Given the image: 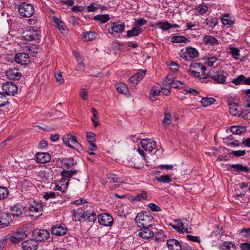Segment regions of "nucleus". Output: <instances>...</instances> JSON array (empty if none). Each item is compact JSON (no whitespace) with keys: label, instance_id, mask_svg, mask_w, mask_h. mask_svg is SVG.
I'll return each instance as SVG.
<instances>
[{"label":"nucleus","instance_id":"25","mask_svg":"<svg viewBox=\"0 0 250 250\" xmlns=\"http://www.w3.org/2000/svg\"><path fill=\"white\" fill-rule=\"evenodd\" d=\"M194 67L197 68L198 70H200L202 72V76L201 78V82H205V80L207 78L206 76H205V71L206 70V67L201 63H196L194 65Z\"/></svg>","mask_w":250,"mask_h":250},{"label":"nucleus","instance_id":"10","mask_svg":"<svg viewBox=\"0 0 250 250\" xmlns=\"http://www.w3.org/2000/svg\"><path fill=\"white\" fill-rule=\"evenodd\" d=\"M166 223L179 233L183 234L184 232L187 233L190 232L188 230V229L185 227L184 223L181 221V220H174L173 223Z\"/></svg>","mask_w":250,"mask_h":250},{"label":"nucleus","instance_id":"18","mask_svg":"<svg viewBox=\"0 0 250 250\" xmlns=\"http://www.w3.org/2000/svg\"><path fill=\"white\" fill-rule=\"evenodd\" d=\"M6 76L9 80H19L21 78V73L18 69L11 68L6 71Z\"/></svg>","mask_w":250,"mask_h":250},{"label":"nucleus","instance_id":"7","mask_svg":"<svg viewBox=\"0 0 250 250\" xmlns=\"http://www.w3.org/2000/svg\"><path fill=\"white\" fill-rule=\"evenodd\" d=\"M62 141L66 146L72 148L79 149L82 146L81 144L77 142L76 136L70 135L69 134L63 136Z\"/></svg>","mask_w":250,"mask_h":250},{"label":"nucleus","instance_id":"27","mask_svg":"<svg viewBox=\"0 0 250 250\" xmlns=\"http://www.w3.org/2000/svg\"><path fill=\"white\" fill-rule=\"evenodd\" d=\"M147 198V193L146 191H142L135 196H132L131 199L133 201L138 202L146 200Z\"/></svg>","mask_w":250,"mask_h":250},{"label":"nucleus","instance_id":"57","mask_svg":"<svg viewBox=\"0 0 250 250\" xmlns=\"http://www.w3.org/2000/svg\"><path fill=\"white\" fill-rule=\"evenodd\" d=\"M231 154L237 157L242 156L245 155L246 151L245 150H239L233 151L231 152Z\"/></svg>","mask_w":250,"mask_h":250},{"label":"nucleus","instance_id":"17","mask_svg":"<svg viewBox=\"0 0 250 250\" xmlns=\"http://www.w3.org/2000/svg\"><path fill=\"white\" fill-rule=\"evenodd\" d=\"M167 246L169 250H184L179 241L174 239H169L167 241Z\"/></svg>","mask_w":250,"mask_h":250},{"label":"nucleus","instance_id":"43","mask_svg":"<svg viewBox=\"0 0 250 250\" xmlns=\"http://www.w3.org/2000/svg\"><path fill=\"white\" fill-rule=\"evenodd\" d=\"M95 137V134L93 132H89L87 133V140L88 143L90 146H91L92 145H95V144L94 143V142L96 141Z\"/></svg>","mask_w":250,"mask_h":250},{"label":"nucleus","instance_id":"5","mask_svg":"<svg viewBox=\"0 0 250 250\" xmlns=\"http://www.w3.org/2000/svg\"><path fill=\"white\" fill-rule=\"evenodd\" d=\"M26 228L16 231L9 237L10 241L13 244H16L26 238L29 232L26 230Z\"/></svg>","mask_w":250,"mask_h":250},{"label":"nucleus","instance_id":"35","mask_svg":"<svg viewBox=\"0 0 250 250\" xmlns=\"http://www.w3.org/2000/svg\"><path fill=\"white\" fill-rule=\"evenodd\" d=\"M215 101V100L213 98L205 97L201 99V103L203 106L207 107L213 104Z\"/></svg>","mask_w":250,"mask_h":250},{"label":"nucleus","instance_id":"56","mask_svg":"<svg viewBox=\"0 0 250 250\" xmlns=\"http://www.w3.org/2000/svg\"><path fill=\"white\" fill-rule=\"evenodd\" d=\"M173 79L174 78L172 75H168L164 81L163 85L166 86H168V85L171 83V81H173Z\"/></svg>","mask_w":250,"mask_h":250},{"label":"nucleus","instance_id":"51","mask_svg":"<svg viewBox=\"0 0 250 250\" xmlns=\"http://www.w3.org/2000/svg\"><path fill=\"white\" fill-rule=\"evenodd\" d=\"M217 23V20L216 18H208L206 20V24L211 27H214Z\"/></svg>","mask_w":250,"mask_h":250},{"label":"nucleus","instance_id":"63","mask_svg":"<svg viewBox=\"0 0 250 250\" xmlns=\"http://www.w3.org/2000/svg\"><path fill=\"white\" fill-rule=\"evenodd\" d=\"M216 60L217 59L215 57H210L208 58V60L207 61V65L209 67L212 66Z\"/></svg>","mask_w":250,"mask_h":250},{"label":"nucleus","instance_id":"34","mask_svg":"<svg viewBox=\"0 0 250 250\" xmlns=\"http://www.w3.org/2000/svg\"><path fill=\"white\" fill-rule=\"evenodd\" d=\"M94 19L96 21H99L101 23H104L108 21L110 17L108 14L97 15L94 17Z\"/></svg>","mask_w":250,"mask_h":250},{"label":"nucleus","instance_id":"21","mask_svg":"<svg viewBox=\"0 0 250 250\" xmlns=\"http://www.w3.org/2000/svg\"><path fill=\"white\" fill-rule=\"evenodd\" d=\"M30 211L34 212L36 214L32 215V216H35L36 218L39 217L42 214V207L41 204H35V205H31L30 207Z\"/></svg>","mask_w":250,"mask_h":250},{"label":"nucleus","instance_id":"36","mask_svg":"<svg viewBox=\"0 0 250 250\" xmlns=\"http://www.w3.org/2000/svg\"><path fill=\"white\" fill-rule=\"evenodd\" d=\"M155 179L157 181H158L159 182H162L163 183H168L172 181V179L168 175H162V176H160L159 177H156L155 178Z\"/></svg>","mask_w":250,"mask_h":250},{"label":"nucleus","instance_id":"55","mask_svg":"<svg viewBox=\"0 0 250 250\" xmlns=\"http://www.w3.org/2000/svg\"><path fill=\"white\" fill-rule=\"evenodd\" d=\"M108 179L110 180L109 182H118V176L113 173L109 174L107 175Z\"/></svg>","mask_w":250,"mask_h":250},{"label":"nucleus","instance_id":"33","mask_svg":"<svg viewBox=\"0 0 250 250\" xmlns=\"http://www.w3.org/2000/svg\"><path fill=\"white\" fill-rule=\"evenodd\" d=\"M221 250H236V246L231 242H225L221 245Z\"/></svg>","mask_w":250,"mask_h":250},{"label":"nucleus","instance_id":"58","mask_svg":"<svg viewBox=\"0 0 250 250\" xmlns=\"http://www.w3.org/2000/svg\"><path fill=\"white\" fill-rule=\"evenodd\" d=\"M11 222L8 220H0V229L5 228L10 225Z\"/></svg>","mask_w":250,"mask_h":250},{"label":"nucleus","instance_id":"14","mask_svg":"<svg viewBox=\"0 0 250 250\" xmlns=\"http://www.w3.org/2000/svg\"><path fill=\"white\" fill-rule=\"evenodd\" d=\"M198 52L193 47L187 48L186 51L181 56L183 58L188 61H191L198 57Z\"/></svg>","mask_w":250,"mask_h":250},{"label":"nucleus","instance_id":"4","mask_svg":"<svg viewBox=\"0 0 250 250\" xmlns=\"http://www.w3.org/2000/svg\"><path fill=\"white\" fill-rule=\"evenodd\" d=\"M33 238L38 242L44 241L50 237L49 232L43 229H35L32 232Z\"/></svg>","mask_w":250,"mask_h":250},{"label":"nucleus","instance_id":"6","mask_svg":"<svg viewBox=\"0 0 250 250\" xmlns=\"http://www.w3.org/2000/svg\"><path fill=\"white\" fill-rule=\"evenodd\" d=\"M19 12L22 17H30L34 13V8L31 4L23 3L19 6Z\"/></svg>","mask_w":250,"mask_h":250},{"label":"nucleus","instance_id":"20","mask_svg":"<svg viewBox=\"0 0 250 250\" xmlns=\"http://www.w3.org/2000/svg\"><path fill=\"white\" fill-rule=\"evenodd\" d=\"M35 160L40 164H45L50 160V156L47 153L41 152L35 156Z\"/></svg>","mask_w":250,"mask_h":250},{"label":"nucleus","instance_id":"30","mask_svg":"<svg viewBox=\"0 0 250 250\" xmlns=\"http://www.w3.org/2000/svg\"><path fill=\"white\" fill-rule=\"evenodd\" d=\"M116 90L118 93L126 94L128 92V88L126 85L123 83H117L116 85Z\"/></svg>","mask_w":250,"mask_h":250},{"label":"nucleus","instance_id":"64","mask_svg":"<svg viewBox=\"0 0 250 250\" xmlns=\"http://www.w3.org/2000/svg\"><path fill=\"white\" fill-rule=\"evenodd\" d=\"M240 248L241 250H250V243H244L241 244Z\"/></svg>","mask_w":250,"mask_h":250},{"label":"nucleus","instance_id":"41","mask_svg":"<svg viewBox=\"0 0 250 250\" xmlns=\"http://www.w3.org/2000/svg\"><path fill=\"white\" fill-rule=\"evenodd\" d=\"M85 41H91L96 38L95 33L94 32H87L83 33V37Z\"/></svg>","mask_w":250,"mask_h":250},{"label":"nucleus","instance_id":"60","mask_svg":"<svg viewBox=\"0 0 250 250\" xmlns=\"http://www.w3.org/2000/svg\"><path fill=\"white\" fill-rule=\"evenodd\" d=\"M148 207L153 211H159L161 210V208L154 203H150L148 204Z\"/></svg>","mask_w":250,"mask_h":250},{"label":"nucleus","instance_id":"29","mask_svg":"<svg viewBox=\"0 0 250 250\" xmlns=\"http://www.w3.org/2000/svg\"><path fill=\"white\" fill-rule=\"evenodd\" d=\"M142 32V30L140 28H137L134 26L133 28L130 30L127 31L126 37L130 38L131 37H135L138 36Z\"/></svg>","mask_w":250,"mask_h":250},{"label":"nucleus","instance_id":"11","mask_svg":"<svg viewBox=\"0 0 250 250\" xmlns=\"http://www.w3.org/2000/svg\"><path fill=\"white\" fill-rule=\"evenodd\" d=\"M146 70H140L139 71L137 72L135 74L133 75L130 77L128 80V82L132 83L131 86L135 87L136 85L140 82L141 80L145 77L146 74Z\"/></svg>","mask_w":250,"mask_h":250},{"label":"nucleus","instance_id":"53","mask_svg":"<svg viewBox=\"0 0 250 250\" xmlns=\"http://www.w3.org/2000/svg\"><path fill=\"white\" fill-rule=\"evenodd\" d=\"M96 216V213L92 210H88L84 212L81 217L82 218L87 217L88 219L91 216L95 217Z\"/></svg>","mask_w":250,"mask_h":250},{"label":"nucleus","instance_id":"22","mask_svg":"<svg viewBox=\"0 0 250 250\" xmlns=\"http://www.w3.org/2000/svg\"><path fill=\"white\" fill-rule=\"evenodd\" d=\"M212 79L218 83L223 84L226 81V77L223 72H219L211 76Z\"/></svg>","mask_w":250,"mask_h":250},{"label":"nucleus","instance_id":"50","mask_svg":"<svg viewBox=\"0 0 250 250\" xmlns=\"http://www.w3.org/2000/svg\"><path fill=\"white\" fill-rule=\"evenodd\" d=\"M69 181L68 179H67L66 181L65 179L62 178L61 180L60 183H61V188H62V192H64L67 188V187L69 185Z\"/></svg>","mask_w":250,"mask_h":250},{"label":"nucleus","instance_id":"16","mask_svg":"<svg viewBox=\"0 0 250 250\" xmlns=\"http://www.w3.org/2000/svg\"><path fill=\"white\" fill-rule=\"evenodd\" d=\"M125 29V24L124 23L121 24L117 22H111V30L109 33L111 35H114V33H122Z\"/></svg>","mask_w":250,"mask_h":250},{"label":"nucleus","instance_id":"52","mask_svg":"<svg viewBox=\"0 0 250 250\" xmlns=\"http://www.w3.org/2000/svg\"><path fill=\"white\" fill-rule=\"evenodd\" d=\"M245 94L246 97L245 106L246 107H250V88L245 90Z\"/></svg>","mask_w":250,"mask_h":250},{"label":"nucleus","instance_id":"45","mask_svg":"<svg viewBox=\"0 0 250 250\" xmlns=\"http://www.w3.org/2000/svg\"><path fill=\"white\" fill-rule=\"evenodd\" d=\"M146 23V20L144 19L140 18L136 19L134 24L133 26L136 27L137 28H139L140 27L145 25Z\"/></svg>","mask_w":250,"mask_h":250},{"label":"nucleus","instance_id":"3","mask_svg":"<svg viewBox=\"0 0 250 250\" xmlns=\"http://www.w3.org/2000/svg\"><path fill=\"white\" fill-rule=\"evenodd\" d=\"M22 37L28 42L36 40L39 38V31L34 27H27L23 31Z\"/></svg>","mask_w":250,"mask_h":250},{"label":"nucleus","instance_id":"9","mask_svg":"<svg viewBox=\"0 0 250 250\" xmlns=\"http://www.w3.org/2000/svg\"><path fill=\"white\" fill-rule=\"evenodd\" d=\"M2 89L5 94L9 96H14L18 91L17 86L11 82H7L3 83Z\"/></svg>","mask_w":250,"mask_h":250},{"label":"nucleus","instance_id":"39","mask_svg":"<svg viewBox=\"0 0 250 250\" xmlns=\"http://www.w3.org/2000/svg\"><path fill=\"white\" fill-rule=\"evenodd\" d=\"M77 173V170H63L61 172V175L64 178H70Z\"/></svg>","mask_w":250,"mask_h":250},{"label":"nucleus","instance_id":"49","mask_svg":"<svg viewBox=\"0 0 250 250\" xmlns=\"http://www.w3.org/2000/svg\"><path fill=\"white\" fill-rule=\"evenodd\" d=\"M229 15L226 14L224 16H223L222 18H221V21L222 22V23L224 25H226L228 26H230L233 23V22L231 20L228 19Z\"/></svg>","mask_w":250,"mask_h":250},{"label":"nucleus","instance_id":"42","mask_svg":"<svg viewBox=\"0 0 250 250\" xmlns=\"http://www.w3.org/2000/svg\"><path fill=\"white\" fill-rule=\"evenodd\" d=\"M74 159L72 157L62 160V163L67 168H70L74 165Z\"/></svg>","mask_w":250,"mask_h":250},{"label":"nucleus","instance_id":"1","mask_svg":"<svg viewBox=\"0 0 250 250\" xmlns=\"http://www.w3.org/2000/svg\"><path fill=\"white\" fill-rule=\"evenodd\" d=\"M145 220H135L137 227L140 229L138 235L144 239H149L154 236V233L150 228L152 227V224L146 225L140 221H143Z\"/></svg>","mask_w":250,"mask_h":250},{"label":"nucleus","instance_id":"44","mask_svg":"<svg viewBox=\"0 0 250 250\" xmlns=\"http://www.w3.org/2000/svg\"><path fill=\"white\" fill-rule=\"evenodd\" d=\"M195 10L198 14L203 15L208 11V7L205 5L200 4L196 8Z\"/></svg>","mask_w":250,"mask_h":250},{"label":"nucleus","instance_id":"24","mask_svg":"<svg viewBox=\"0 0 250 250\" xmlns=\"http://www.w3.org/2000/svg\"><path fill=\"white\" fill-rule=\"evenodd\" d=\"M152 26L154 27H158L163 30H167L171 28V24L167 21H160Z\"/></svg>","mask_w":250,"mask_h":250},{"label":"nucleus","instance_id":"62","mask_svg":"<svg viewBox=\"0 0 250 250\" xmlns=\"http://www.w3.org/2000/svg\"><path fill=\"white\" fill-rule=\"evenodd\" d=\"M97 147L96 145H92L91 146H90L88 147L87 152L90 155H94L95 153L93 152V151H95L97 149Z\"/></svg>","mask_w":250,"mask_h":250},{"label":"nucleus","instance_id":"12","mask_svg":"<svg viewBox=\"0 0 250 250\" xmlns=\"http://www.w3.org/2000/svg\"><path fill=\"white\" fill-rule=\"evenodd\" d=\"M39 243L34 238L29 239L21 243V248L23 250H37Z\"/></svg>","mask_w":250,"mask_h":250},{"label":"nucleus","instance_id":"48","mask_svg":"<svg viewBox=\"0 0 250 250\" xmlns=\"http://www.w3.org/2000/svg\"><path fill=\"white\" fill-rule=\"evenodd\" d=\"M230 50L232 57L235 60H238L239 56H240L239 53L240 50L238 48L234 47H231L230 48Z\"/></svg>","mask_w":250,"mask_h":250},{"label":"nucleus","instance_id":"46","mask_svg":"<svg viewBox=\"0 0 250 250\" xmlns=\"http://www.w3.org/2000/svg\"><path fill=\"white\" fill-rule=\"evenodd\" d=\"M9 194L8 190L3 187H0V200L6 198Z\"/></svg>","mask_w":250,"mask_h":250},{"label":"nucleus","instance_id":"13","mask_svg":"<svg viewBox=\"0 0 250 250\" xmlns=\"http://www.w3.org/2000/svg\"><path fill=\"white\" fill-rule=\"evenodd\" d=\"M142 147L146 151L151 152L156 147L155 142L148 139H143L140 142Z\"/></svg>","mask_w":250,"mask_h":250},{"label":"nucleus","instance_id":"59","mask_svg":"<svg viewBox=\"0 0 250 250\" xmlns=\"http://www.w3.org/2000/svg\"><path fill=\"white\" fill-rule=\"evenodd\" d=\"M55 78L56 81L58 82H59L60 83L62 84L64 83V79L62 78V76L61 73V72H56L55 74Z\"/></svg>","mask_w":250,"mask_h":250},{"label":"nucleus","instance_id":"15","mask_svg":"<svg viewBox=\"0 0 250 250\" xmlns=\"http://www.w3.org/2000/svg\"><path fill=\"white\" fill-rule=\"evenodd\" d=\"M14 60L16 62L21 65L26 64L30 62L29 55L25 53L17 54L15 56Z\"/></svg>","mask_w":250,"mask_h":250},{"label":"nucleus","instance_id":"2","mask_svg":"<svg viewBox=\"0 0 250 250\" xmlns=\"http://www.w3.org/2000/svg\"><path fill=\"white\" fill-rule=\"evenodd\" d=\"M25 213L24 208L21 206H14L11 208V213L8 214L5 212H2L0 213V216L1 219L2 218L11 217L12 216L13 217H22V216Z\"/></svg>","mask_w":250,"mask_h":250},{"label":"nucleus","instance_id":"23","mask_svg":"<svg viewBox=\"0 0 250 250\" xmlns=\"http://www.w3.org/2000/svg\"><path fill=\"white\" fill-rule=\"evenodd\" d=\"M203 41L206 44H209L212 45L219 44L218 41L214 37L210 35L204 36Z\"/></svg>","mask_w":250,"mask_h":250},{"label":"nucleus","instance_id":"19","mask_svg":"<svg viewBox=\"0 0 250 250\" xmlns=\"http://www.w3.org/2000/svg\"><path fill=\"white\" fill-rule=\"evenodd\" d=\"M228 103L229 105V112L232 115L239 116L241 114V111L240 110L238 104L233 103L230 100L228 101Z\"/></svg>","mask_w":250,"mask_h":250},{"label":"nucleus","instance_id":"37","mask_svg":"<svg viewBox=\"0 0 250 250\" xmlns=\"http://www.w3.org/2000/svg\"><path fill=\"white\" fill-rule=\"evenodd\" d=\"M161 90L158 89H156L155 87H153L151 89L150 93V97L149 98L150 100L153 101L156 99L157 97H158L160 93Z\"/></svg>","mask_w":250,"mask_h":250},{"label":"nucleus","instance_id":"54","mask_svg":"<svg viewBox=\"0 0 250 250\" xmlns=\"http://www.w3.org/2000/svg\"><path fill=\"white\" fill-rule=\"evenodd\" d=\"M114 220L111 221H107V220H98V223L104 226H111L113 225Z\"/></svg>","mask_w":250,"mask_h":250},{"label":"nucleus","instance_id":"38","mask_svg":"<svg viewBox=\"0 0 250 250\" xmlns=\"http://www.w3.org/2000/svg\"><path fill=\"white\" fill-rule=\"evenodd\" d=\"M245 76L243 75H240L235 79L232 80V83L235 84L236 85H239L241 84H245Z\"/></svg>","mask_w":250,"mask_h":250},{"label":"nucleus","instance_id":"31","mask_svg":"<svg viewBox=\"0 0 250 250\" xmlns=\"http://www.w3.org/2000/svg\"><path fill=\"white\" fill-rule=\"evenodd\" d=\"M9 104L10 103L8 102V99H7L6 96L4 94L3 92L0 93V107L7 106L6 108H7ZM4 108H6V107ZM5 109L6 110V109Z\"/></svg>","mask_w":250,"mask_h":250},{"label":"nucleus","instance_id":"40","mask_svg":"<svg viewBox=\"0 0 250 250\" xmlns=\"http://www.w3.org/2000/svg\"><path fill=\"white\" fill-rule=\"evenodd\" d=\"M188 39L182 36H173L171 38V42L173 43L186 42Z\"/></svg>","mask_w":250,"mask_h":250},{"label":"nucleus","instance_id":"26","mask_svg":"<svg viewBox=\"0 0 250 250\" xmlns=\"http://www.w3.org/2000/svg\"><path fill=\"white\" fill-rule=\"evenodd\" d=\"M231 168H234V171L237 172H247L249 171V168L247 166H244L241 164H233L231 166Z\"/></svg>","mask_w":250,"mask_h":250},{"label":"nucleus","instance_id":"8","mask_svg":"<svg viewBox=\"0 0 250 250\" xmlns=\"http://www.w3.org/2000/svg\"><path fill=\"white\" fill-rule=\"evenodd\" d=\"M51 233L57 236H63L68 232V229L64 224L53 225L51 229Z\"/></svg>","mask_w":250,"mask_h":250},{"label":"nucleus","instance_id":"32","mask_svg":"<svg viewBox=\"0 0 250 250\" xmlns=\"http://www.w3.org/2000/svg\"><path fill=\"white\" fill-rule=\"evenodd\" d=\"M91 111L93 115V116L91 118V121L94 124V126L96 127L99 125V118L98 117V112L94 108H92Z\"/></svg>","mask_w":250,"mask_h":250},{"label":"nucleus","instance_id":"47","mask_svg":"<svg viewBox=\"0 0 250 250\" xmlns=\"http://www.w3.org/2000/svg\"><path fill=\"white\" fill-rule=\"evenodd\" d=\"M166 236L162 231H159L155 234V240L156 242L164 241L166 238Z\"/></svg>","mask_w":250,"mask_h":250},{"label":"nucleus","instance_id":"28","mask_svg":"<svg viewBox=\"0 0 250 250\" xmlns=\"http://www.w3.org/2000/svg\"><path fill=\"white\" fill-rule=\"evenodd\" d=\"M164 115L165 117L163 121L162 125L164 127H166L171 124L172 118L171 114L168 112L165 111Z\"/></svg>","mask_w":250,"mask_h":250},{"label":"nucleus","instance_id":"61","mask_svg":"<svg viewBox=\"0 0 250 250\" xmlns=\"http://www.w3.org/2000/svg\"><path fill=\"white\" fill-rule=\"evenodd\" d=\"M187 238L188 240L192 242H200V238L199 236L187 235Z\"/></svg>","mask_w":250,"mask_h":250}]
</instances>
